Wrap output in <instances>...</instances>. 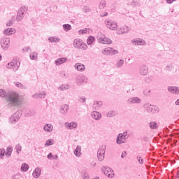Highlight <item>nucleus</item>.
<instances>
[{"label": "nucleus", "mask_w": 179, "mask_h": 179, "mask_svg": "<svg viewBox=\"0 0 179 179\" xmlns=\"http://www.w3.org/2000/svg\"><path fill=\"white\" fill-rule=\"evenodd\" d=\"M8 101H9V105L15 107L16 106H20L22 104V99L19 96V94L14 92L8 96Z\"/></svg>", "instance_id": "obj_1"}, {"label": "nucleus", "mask_w": 179, "mask_h": 179, "mask_svg": "<svg viewBox=\"0 0 179 179\" xmlns=\"http://www.w3.org/2000/svg\"><path fill=\"white\" fill-rule=\"evenodd\" d=\"M91 115L94 120H96V121H99L101 118V113H100L98 111H93L91 113Z\"/></svg>", "instance_id": "obj_22"}, {"label": "nucleus", "mask_w": 179, "mask_h": 179, "mask_svg": "<svg viewBox=\"0 0 179 179\" xmlns=\"http://www.w3.org/2000/svg\"><path fill=\"white\" fill-rule=\"evenodd\" d=\"M101 171L108 178H113L114 177V171L108 166H102Z\"/></svg>", "instance_id": "obj_7"}, {"label": "nucleus", "mask_w": 179, "mask_h": 179, "mask_svg": "<svg viewBox=\"0 0 179 179\" xmlns=\"http://www.w3.org/2000/svg\"><path fill=\"white\" fill-rule=\"evenodd\" d=\"M78 101H80V103H86V98L85 96H79Z\"/></svg>", "instance_id": "obj_49"}, {"label": "nucleus", "mask_w": 179, "mask_h": 179, "mask_svg": "<svg viewBox=\"0 0 179 179\" xmlns=\"http://www.w3.org/2000/svg\"><path fill=\"white\" fill-rule=\"evenodd\" d=\"M94 106H97V107H101L103 106V102L101 101H98L94 102Z\"/></svg>", "instance_id": "obj_51"}, {"label": "nucleus", "mask_w": 179, "mask_h": 179, "mask_svg": "<svg viewBox=\"0 0 179 179\" xmlns=\"http://www.w3.org/2000/svg\"><path fill=\"white\" fill-rule=\"evenodd\" d=\"M54 127L51 124H46L43 127V129L45 132H51Z\"/></svg>", "instance_id": "obj_26"}, {"label": "nucleus", "mask_w": 179, "mask_h": 179, "mask_svg": "<svg viewBox=\"0 0 179 179\" xmlns=\"http://www.w3.org/2000/svg\"><path fill=\"white\" fill-rule=\"evenodd\" d=\"M45 92H43L40 94H35L32 96L34 99H44L45 97Z\"/></svg>", "instance_id": "obj_28"}, {"label": "nucleus", "mask_w": 179, "mask_h": 179, "mask_svg": "<svg viewBox=\"0 0 179 179\" xmlns=\"http://www.w3.org/2000/svg\"><path fill=\"white\" fill-rule=\"evenodd\" d=\"M148 72H149V69L148 68V66L145 65L141 66L140 68L141 75H142L143 76H146V75H148Z\"/></svg>", "instance_id": "obj_20"}, {"label": "nucleus", "mask_w": 179, "mask_h": 179, "mask_svg": "<svg viewBox=\"0 0 179 179\" xmlns=\"http://www.w3.org/2000/svg\"><path fill=\"white\" fill-rule=\"evenodd\" d=\"M87 177H89V173L87 172H84L83 173V178H87Z\"/></svg>", "instance_id": "obj_56"}, {"label": "nucleus", "mask_w": 179, "mask_h": 179, "mask_svg": "<svg viewBox=\"0 0 179 179\" xmlns=\"http://www.w3.org/2000/svg\"><path fill=\"white\" fill-rule=\"evenodd\" d=\"M74 66L79 72H84L86 69V66L82 63H76Z\"/></svg>", "instance_id": "obj_19"}, {"label": "nucleus", "mask_w": 179, "mask_h": 179, "mask_svg": "<svg viewBox=\"0 0 179 179\" xmlns=\"http://www.w3.org/2000/svg\"><path fill=\"white\" fill-rule=\"evenodd\" d=\"M15 29L12 28H7L3 31V34L5 36H12V34H15Z\"/></svg>", "instance_id": "obj_24"}, {"label": "nucleus", "mask_w": 179, "mask_h": 179, "mask_svg": "<svg viewBox=\"0 0 179 179\" xmlns=\"http://www.w3.org/2000/svg\"><path fill=\"white\" fill-rule=\"evenodd\" d=\"M152 104L149 103H146L144 104L143 107H144V109L145 110V111L147 113H150L151 110H152Z\"/></svg>", "instance_id": "obj_31"}, {"label": "nucleus", "mask_w": 179, "mask_h": 179, "mask_svg": "<svg viewBox=\"0 0 179 179\" xmlns=\"http://www.w3.org/2000/svg\"><path fill=\"white\" fill-rule=\"evenodd\" d=\"M131 29L127 26H123L117 31V34H125L128 33Z\"/></svg>", "instance_id": "obj_14"}, {"label": "nucleus", "mask_w": 179, "mask_h": 179, "mask_svg": "<svg viewBox=\"0 0 179 179\" xmlns=\"http://www.w3.org/2000/svg\"><path fill=\"white\" fill-rule=\"evenodd\" d=\"M106 149H107V145H102L99 147L97 151V157L99 162H103L104 160V156H106Z\"/></svg>", "instance_id": "obj_5"}, {"label": "nucleus", "mask_w": 179, "mask_h": 179, "mask_svg": "<svg viewBox=\"0 0 179 179\" xmlns=\"http://www.w3.org/2000/svg\"><path fill=\"white\" fill-rule=\"evenodd\" d=\"M73 47L78 50H87V45L80 38H76L73 41Z\"/></svg>", "instance_id": "obj_2"}, {"label": "nucleus", "mask_w": 179, "mask_h": 179, "mask_svg": "<svg viewBox=\"0 0 179 179\" xmlns=\"http://www.w3.org/2000/svg\"><path fill=\"white\" fill-rule=\"evenodd\" d=\"M159 107L155 106V105H152L151 106V112L152 114H157V113H159Z\"/></svg>", "instance_id": "obj_33"}, {"label": "nucleus", "mask_w": 179, "mask_h": 179, "mask_svg": "<svg viewBox=\"0 0 179 179\" xmlns=\"http://www.w3.org/2000/svg\"><path fill=\"white\" fill-rule=\"evenodd\" d=\"M167 3H173V2H175L176 0H166Z\"/></svg>", "instance_id": "obj_64"}, {"label": "nucleus", "mask_w": 179, "mask_h": 179, "mask_svg": "<svg viewBox=\"0 0 179 179\" xmlns=\"http://www.w3.org/2000/svg\"><path fill=\"white\" fill-rule=\"evenodd\" d=\"M105 16H108V13L106 12L104 14L103 13L100 14L101 17H105Z\"/></svg>", "instance_id": "obj_58"}, {"label": "nucleus", "mask_w": 179, "mask_h": 179, "mask_svg": "<svg viewBox=\"0 0 179 179\" xmlns=\"http://www.w3.org/2000/svg\"><path fill=\"white\" fill-rule=\"evenodd\" d=\"M68 61V58L66 57H59L55 61V65L57 66H59V65H62V64H65Z\"/></svg>", "instance_id": "obj_15"}, {"label": "nucleus", "mask_w": 179, "mask_h": 179, "mask_svg": "<svg viewBox=\"0 0 179 179\" xmlns=\"http://www.w3.org/2000/svg\"><path fill=\"white\" fill-rule=\"evenodd\" d=\"M5 149L3 148H1L0 149V159H2V157H3V156H5Z\"/></svg>", "instance_id": "obj_47"}, {"label": "nucleus", "mask_w": 179, "mask_h": 179, "mask_svg": "<svg viewBox=\"0 0 179 179\" xmlns=\"http://www.w3.org/2000/svg\"><path fill=\"white\" fill-rule=\"evenodd\" d=\"M149 127L150 129H157L159 128V125H157L156 122H150Z\"/></svg>", "instance_id": "obj_32"}, {"label": "nucleus", "mask_w": 179, "mask_h": 179, "mask_svg": "<svg viewBox=\"0 0 179 179\" xmlns=\"http://www.w3.org/2000/svg\"><path fill=\"white\" fill-rule=\"evenodd\" d=\"M86 33H87V29H80V30L78 31V34H80V35L86 34Z\"/></svg>", "instance_id": "obj_48"}, {"label": "nucleus", "mask_w": 179, "mask_h": 179, "mask_svg": "<svg viewBox=\"0 0 179 179\" xmlns=\"http://www.w3.org/2000/svg\"><path fill=\"white\" fill-rule=\"evenodd\" d=\"M117 68H121V66H122L124 65V60L122 59H120L117 62Z\"/></svg>", "instance_id": "obj_46"}, {"label": "nucleus", "mask_w": 179, "mask_h": 179, "mask_svg": "<svg viewBox=\"0 0 179 179\" xmlns=\"http://www.w3.org/2000/svg\"><path fill=\"white\" fill-rule=\"evenodd\" d=\"M19 66H20V62H19L16 59H13V61L8 63L6 65V68L8 69H13V71H16L19 69Z\"/></svg>", "instance_id": "obj_6"}, {"label": "nucleus", "mask_w": 179, "mask_h": 179, "mask_svg": "<svg viewBox=\"0 0 179 179\" xmlns=\"http://www.w3.org/2000/svg\"><path fill=\"white\" fill-rule=\"evenodd\" d=\"M99 43H101V44H111L113 41L107 37H101L99 38Z\"/></svg>", "instance_id": "obj_18"}, {"label": "nucleus", "mask_w": 179, "mask_h": 179, "mask_svg": "<svg viewBox=\"0 0 179 179\" xmlns=\"http://www.w3.org/2000/svg\"><path fill=\"white\" fill-rule=\"evenodd\" d=\"M127 156V151L122 152L121 158L124 159Z\"/></svg>", "instance_id": "obj_59"}, {"label": "nucleus", "mask_w": 179, "mask_h": 179, "mask_svg": "<svg viewBox=\"0 0 179 179\" xmlns=\"http://www.w3.org/2000/svg\"><path fill=\"white\" fill-rule=\"evenodd\" d=\"M63 29L64 31H69V30L72 29V26L69 24H63Z\"/></svg>", "instance_id": "obj_37"}, {"label": "nucleus", "mask_w": 179, "mask_h": 179, "mask_svg": "<svg viewBox=\"0 0 179 179\" xmlns=\"http://www.w3.org/2000/svg\"><path fill=\"white\" fill-rule=\"evenodd\" d=\"M15 86H17V87H22V83H17L16 84H15Z\"/></svg>", "instance_id": "obj_63"}, {"label": "nucleus", "mask_w": 179, "mask_h": 179, "mask_svg": "<svg viewBox=\"0 0 179 179\" xmlns=\"http://www.w3.org/2000/svg\"><path fill=\"white\" fill-rule=\"evenodd\" d=\"M27 170H29V165L26 163L22 164L21 166V171L26 173Z\"/></svg>", "instance_id": "obj_36"}, {"label": "nucleus", "mask_w": 179, "mask_h": 179, "mask_svg": "<svg viewBox=\"0 0 179 179\" xmlns=\"http://www.w3.org/2000/svg\"><path fill=\"white\" fill-rule=\"evenodd\" d=\"M10 40H9V38H3L1 40V45L2 47V48H8V47H9V43H10Z\"/></svg>", "instance_id": "obj_16"}, {"label": "nucleus", "mask_w": 179, "mask_h": 179, "mask_svg": "<svg viewBox=\"0 0 179 179\" xmlns=\"http://www.w3.org/2000/svg\"><path fill=\"white\" fill-rule=\"evenodd\" d=\"M143 141H144V142H148V141H149V137H148L147 136H144L143 137Z\"/></svg>", "instance_id": "obj_60"}, {"label": "nucleus", "mask_w": 179, "mask_h": 179, "mask_svg": "<svg viewBox=\"0 0 179 179\" xmlns=\"http://www.w3.org/2000/svg\"><path fill=\"white\" fill-rule=\"evenodd\" d=\"M59 89L62 90V92H64V90H68L69 89V85L66 84V85H62L59 86Z\"/></svg>", "instance_id": "obj_39"}, {"label": "nucleus", "mask_w": 179, "mask_h": 179, "mask_svg": "<svg viewBox=\"0 0 179 179\" xmlns=\"http://www.w3.org/2000/svg\"><path fill=\"white\" fill-rule=\"evenodd\" d=\"M49 43H59L61 39L57 36H50L48 38Z\"/></svg>", "instance_id": "obj_27"}, {"label": "nucleus", "mask_w": 179, "mask_h": 179, "mask_svg": "<svg viewBox=\"0 0 179 179\" xmlns=\"http://www.w3.org/2000/svg\"><path fill=\"white\" fill-rule=\"evenodd\" d=\"M12 24H13V22L12 20H10L8 22L6 23V26L8 27H10V26H12Z\"/></svg>", "instance_id": "obj_57"}, {"label": "nucleus", "mask_w": 179, "mask_h": 179, "mask_svg": "<svg viewBox=\"0 0 179 179\" xmlns=\"http://www.w3.org/2000/svg\"><path fill=\"white\" fill-rule=\"evenodd\" d=\"M54 143V139H48L45 143V146H51Z\"/></svg>", "instance_id": "obj_43"}, {"label": "nucleus", "mask_w": 179, "mask_h": 179, "mask_svg": "<svg viewBox=\"0 0 179 179\" xmlns=\"http://www.w3.org/2000/svg\"><path fill=\"white\" fill-rule=\"evenodd\" d=\"M47 157L48 159H52V153L50 152L48 155H47Z\"/></svg>", "instance_id": "obj_61"}, {"label": "nucleus", "mask_w": 179, "mask_h": 179, "mask_svg": "<svg viewBox=\"0 0 179 179\" xmlns=\"http://www.w3.org/2000/svg\"><path fill=\"white\" fill-rule=\"evenodd\" d=\"M37 55H38V53L36 52H33L32 53L30 54L29 57H30V59H32V61H36V59H37Z\"/></svg>", "instance_id": "obj_38"}, {"label": "nucleus", "mask_w": 179, "mask_h": 179, "mask_svg": "<svg viewBox=\"0 0 179 179\" xmlns=\"http://www.w3.org/2000/svg\"><path fill=\"white\" fill-rule=\"evenodd\" d=\"M22 114H23L22 110H19L14 114H13L11 117L8 119V122H10V124H16L22 117Z\"/></svg>", "instance_id": "obj_4"}, {"label": "nucleus", "mask_w": 179, "mask_h": 179, "mask_svg": "<svg viewBox=\"0 0 179 179\" xmlns=\"http://www.w3.org/2000/svg\"><path fill=\"white\" fill-rule=\"evenodd\" d=\"M41 174V169L39 167H38L34 171L32 176H34V178H38Z\"/></svg>", "instance_id": "obj_25"}, {"label": "nucleus", "mask_w": 179, "mask_h": 179, "mask_svg": "<svg viewBox=\"0 0 179 179\" xmlns=\"http://www.w3.org/2000/svg\"><path fill=\"white\" fill-rule=\"evenodd\" d=\"M127 140L124 136H122V133H120L117 135L116 138V143L117 145H122V143H125Z\"/></svg>", "instance_id": "obj_12"}, {"label": "nucleus", "mask_w": 179, "mask_h": 179, "mask_svg": "<svg viewBox=\"0 0 179 179\" xmlns=\"http://www.w3.org/2000/svg\"><path fill=\"white\" fill-rule=\"evenodd\" d=\"M117 115V113L115 112V110H110L108 112L107 117H115V115Z\"/></svg>", "instance_id": "obj_41"}, {"label": "nucleus", "mask_w": 179, "mask_h": 179, "mask_svg": "<svg viewBox=\"0 0 179 179\" xmlns=\"http://www.w3.org/2000/svg\"><path fill=\"white\" fill-rule=\"evenodd\" d=\"M12 179H19V175H13Z\"/></svg>", "instance_id": "obj_62"}, {"label": "nucleus", "mask_w": 179, "mask_h": 179, "mask_svg": "<svg viewBox=\"0 0 179 179\" xmlns=\"http://www.w3.org/2000/svg\"><path fill=\"white\" fill-rule=\"evenodd\" d=\"M13 148L12 147L7 148V152L6 153V156H12V152Z\"/></svg>", "instance_id": "obj_44"}, {"label": "nucleus", "mask_w": 179, "mask_h": 179, "mask_svg": "<svg viewBox=\"0 0 179 179\" xmlns=\"http://www.w3.org/2000/svg\"><path fill=\"white\" fill-rule=\"evenodd\" d=\"M69 110V106L68 104H64L63 105L61 108H60V113L63 114V115H65L67 113L68 110Z\"/></svg>", "instance_id": "obj_23"}, {"label": "nucleus", "mask_w": 179, "mask_h": 179, "mask_svg": "<svg viewBox=\"0 0 179 179\" xmlns=\"http://www.w3.org/2000/svg\"><path fill=\"white\" fill-rule=\"evenodd\" d=\"M96 40V38L93 36H90L87 39V44L88 45H92L93 43H94V41Z\"/></svg>", "instance_id": "obj_30"}, {"label": "nucleus", "mask_w": 179, "mask_h": 179, "mask_svg": "<svg viewBox=\"0 0 179 179\" xmlns=\"http://www.w3.org/2000/svg\"><path fill=\"white\" fill-rule=\"evenodd\" d=\"M34 115H36V112L33 110H29L27 113V117H34Z\"/></svg>", "instance_id": "obj_40"}, {"label": "nucleus", "mask_w": 179, "mask_h": 179, "mask_svg": "<svg viewBox=\"0 0 179 179\" xmlns=\"http://www.w3.org/2000/svg\"><path fill=\"white\" fill-rule=\"evenodd\" d=\"M27 8L26 6H22L17 12L16 21L22 22L23 20V17H24V15L27 13Z\"/></svg>", "instance_id": "obj_3"}, {"label": "nucleus", "mask_w": 179, "mask_h": 179, "mask_svg": "<svg viewBox=\"0 0 179 179\" xmlns=\"http://www.w3.org/2000/svg\"><path fill=\"white\" fill-rule=\"evenodd\" d=\"M128 104L132 106L133 104H141V101L138 96L131 97L127 100Z\"/></svg>", "instance_id": "obj_11"}, {"label": "nucleus", "mask_w": 179, "mask_h": 179, "mask_svg": "<svg viewBox=\"0 0 179 179\" xmlns=\"http://www.w3.org/2000/svg\"><path fill=\"white\" fill-rule=\"evenodd\" d=\"M107 2L106 0H101L99 4V9H104L105 6H106Z\"/></svg>", "instance_id": "obj_35"}, {"label": "nucleus", "mask_w": 179, "mask_h": 179, "mask_svg": "<svg viewBox=\"0 0 179 179\" xmlns=\"http://www.w3.org/2000/svg\"><path fill=\"white\" fill-rule=\"evenodd\" d=\"M152 80H153V77L152 76L145 77L144 79V81L145 82V83H150V82H152Z\"/></svg>", "instance_id": "obj_45"}, {"label": "nucleus", "mask_w": 179, "mask_h": 179, "mask_svg": "<svg viewBox=\"0 0 179 179\" xmlns=\"http://www.w3.org/2000/svg\"><path fill=\"white\" fill-rule=\"evenodd\" d=\"M105 22L108 29H110V30H117V28L118 27V24H117V22L111 20H106Z\"/></svg>", "instance_id": "obj_8"}, {"label": "nucleus", "mask_w": 179, "mask_h": 179, "mask_svg": "<svg viewBox=\"0 0 179 179\" xmlns=\"http://www.w3.org/2000/svg\"><path fill=\"white\" fill-rule=\"evenodd\" d=\"M83 12H85V13H87L90 12V8H89V6H85L83 8Z\"/></svg>", "instance_id": "obj_50"}, {"label": "nucleus", "mask_w": 179, "mask_h": 179, "mask_svg": "<svg viewBox=\"0 0 179 179\" xmlns=\"http://www.w3.org/2000/svg\"><path fill=\"white\" fill-rule=\"evenodd\" d=\"M122 136L124 137V138L128 139V138H129V136H128V132L127 131H124L123 133H122Z\"/></svg>", "instance_id": "obj_55"}, {"label": "nucleus", "mask_w": 179, "mask_h": 179, "mask_svg": "<svg viewBox=\"0 0 179 179\" xmlns=\"http://www.w3.org/2000/svg\"><path fill=\"white\" fill-rule=\"evenodd\" d=\"M6 93L3 92V90L0 89V97H5Z\"/></svg>", "instance_id": "obj_52"}, {"label": "nucleus", "mask_w": 179, "mask_h": 179, "mask_svg": "<svg viewBox=\"0 0 179 179\" xmlns=\"http://www.w3.org/2000/svg\"><path fill=\"white\" fill-rule=\"evenodd\" d=\"M173 69V66L172 65H167L166 67H165V69L166 71H168V72H170L171 71V69Z\"/></svg>", "instance_id": "obj_53"}, {"label": "nucleus", "mask_w": 179, "mask_h": 179, "mask_svg": "<svg viewBox=\"0 0 179 179\" xmlns=\"http://www.w3.org/2000/svg\"><path fill=\"white\" fill-rule=\"evenodd\" d=\"M73 153L76 157H80L82 156V147L77 145L76 149L74 150Z\"/></svg>", "instance_id": "obj_21"}, {"label": "nucleus", "mask_w": 179, "mask_h": 179, "mask_svg": "<svg viewBox=\"0 0 179 179\" xmlns=\"http://www.w3.org/2000/svg\"><path fill=\"white\" fill-rule=\"evenodd\" d=\"M167 90L172 94H179V87L176 86H169Z\"/></svg>", "instance_id": "obj_13"}, {"label": "nucleus", "mask_w": 179, "mask_h": 179, "mask_svg": "<svg viewBox=\"0 0 179 179\" xmlns=\"http://www.w3.org/2000/svg\"><path fill=\"white\" fill-rule=\"evenodd\" d=\"M87 80H89V78L86 77L85 76H78L76 78V82L78 86H80L85 83H87Z\"/></svg>", "instance_id": "obj_9"}, {"label": "nucleus", "mask_w": 179, "mask_h": 179, "mask_svg": "<svg viewBox=\"0 0 179 179\" xmlns=\"http://www.w3.org/2000/svg\"><path fill=\"white\" fill-rule=\"evenodd\" d=\"M131 43L135 45H146V42L144 40H142L141 38L134 39L131 41Z\"/></svg>", "instance_id": "obj_17"}, {"label": "nucleus", "mask_w": 179, "mask_h": 179, "mask_svg": "<svg viewBox=\"0 0 179 179\" xmlns=\"http://www.w3.org/2000/svg\"><path fill=\"white\" fill-rule=\"evenodd\" d=\"M130 6L135 8L136 6H139V1L138 0H133L129 3Z\"/></svg>", "instance_id": "obj_34"}, {"label": "nucleus", "mask_w": 179, "mask_h": 179, "mask_svg": "<svg viewBox=\"0 0 179 179\" xmlns=\"http://www.w3.org/2000/svg\"><path fill=\"white\" fill-rule=\"evenodd\" d=\"M103 55H115L118 54V50H114L113 48H106L102 50Z\"/></svg>", "instance_id": "obj_10"}, {"label": "nucleus", "mask_w": 179, "mask_h": 179, "mask_svg": "<svg viewBox=\"0 0 179 179\" xmlns=\"http://www.w3.org/2000/svg\"><path fill=\"white\" fill-rule=\"evenodd\" d=\"M137 160L139 163V164H143V159L141 157H137Z\"/></svg>", "instance_id": "obj_54"}, {"label": "nucleus", "mask_w": 179, "mask_h": 179, "mask_svg": "<svg viewBox=\"0 0 179 179\" xmlns=\"http://www.w3.org/2000/svg\"><path fill=\"white\" fill-rule=\"evenodd\" d=\"M67 129H73L78 128V123L76 122H72L66 126Z\"/></svg>", "instance_id": "obj_29"}, {"label": "nucleus", "mask_w": 179, "mask_h": 179, "mask_svg": "<svg viewBox=\"0 0 179 179\" xmlns=\"http://www.w3.org/2000/svg\"><path fill=\"white\" fill-rule=\"evenodd\" d=\"M15 150L17 155H19L20 152H22V145H20L19 143L15 145Z\"/></svg>", "instance_id": "obj_42"}]
</instances>
